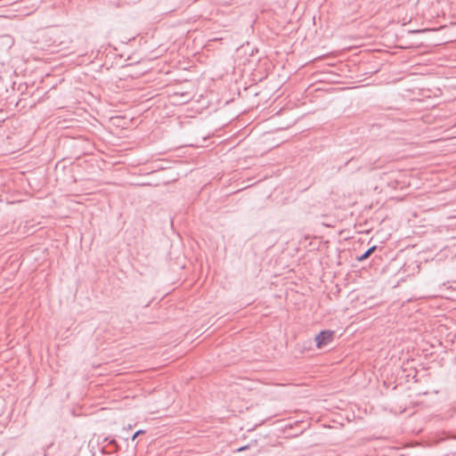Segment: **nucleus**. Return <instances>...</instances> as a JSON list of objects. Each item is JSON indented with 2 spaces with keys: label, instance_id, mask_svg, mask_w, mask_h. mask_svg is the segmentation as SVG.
<instances>
[{
  "label": "nucleus",
  "instance_id": "obj_1",
  "mask_svg": "<svg viewBox=\"0 0 456 456\" xmlns=\"http://www.w3.org/2000/svg\"><path fill=\"white\" fill-rule=\"evenodd\" d=\"M334 336H335V331H333V330H322L314 338L316 347L322 348V347L328 346L329 344H330L333 341Z\"/></svg>",
  "mask_w": 456,
  "mask_h": 456
},
{
  "label": "nucleus",
  "instance_id": "obj_2",
  "mask_svg": "<svg viewBox=\"0 0 456 456\" xmlns=\"http://www.w3.org/2000/svg\"><path fill=\"white\" fill-rule=\"evenodd\" d=\"M376 248H377L376 246L370 247L363 254H362L361 256H356V259L358 261H360V262L367 259L376 250Z\"/></svg>",
  "mask_w": 456,
  "mask_h": 456
},
{
  "label": "nucleus",
  "instance_id": "obj_3",
  "mask_svg": "<svg viewBox=\"0 0 456 456\" xmlns=\"http://www.w3.org/2000/svg\"><path fill=\"white\" fill-rule=\"evenodd\" d=\"M144 432L142 429L137 430L132 436V440H134L139 435L144 434Z\"/></svg>",
  "mask_w": 456,
  "mask_h": 456
},
{
  "label": "nucleus",
  "instance_id": "obj_4",
  "mask_svg": "<svg viewBox=\"0 0 456 456\" xmlns=\"http://www.w3.org/2000/svg\"><path fill=\"white\" fill-rule=\"evenodd\" d=\"M248 445L241 446V447H240L237 451H238V452H242V451L247 450V449H248Z\"/></svg>",
  "mask_w": 456,
  "mask_h": 456
}]
</instances>
